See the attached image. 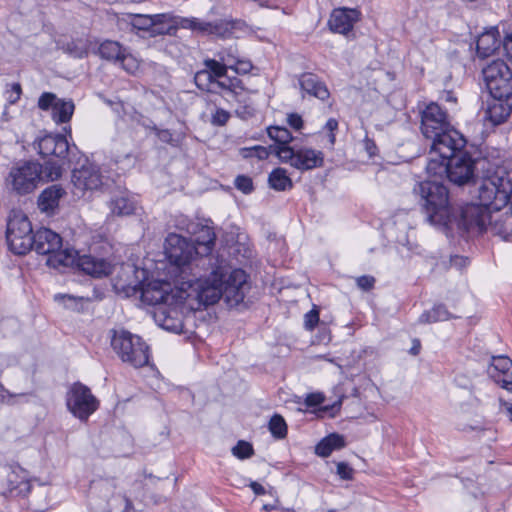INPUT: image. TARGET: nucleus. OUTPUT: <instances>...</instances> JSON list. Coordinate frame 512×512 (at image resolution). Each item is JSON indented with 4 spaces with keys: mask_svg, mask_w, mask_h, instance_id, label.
Here are the masks:
<instances>
[{
    "mask_svg": "<svg viewBox=\"0 0 512 512\" xmlns=\"http://www.w3.org/2000/svg\"><path fill=\"white\" fill-rule=\"evenodd\" d=\"M249 286L247 275L242 269H231L223 261L217 265L208 278L200 279L192 274L182 281L179 295L191 310L213 305L223 298L230 306H237L246 295Z\"/></svg>",
    "mask_w": 512,
    "mask_h": 512,
    "instance_id": "obj_1",
    "label": "nucleus"
},
{
    "mask_svg": "<svg viewBox=\"0 0 512 512\" xmlns=\"http://www.w3.org/2000/svg\"><path fill=\"white\" fill-rule=\"evenodd\" d=\"M420 130L431 141L430 154L451 153L449 145L454 148L466 146V139L453 128L447 112L438 103L431 102L421 111Z\"/></svg>",
    "mask_w": 512,
    "mask_h": 512,
    "instance_id": "obj_2",
    "label": "nucleus"
},
{
    "mask_svg": "<svg viewBox=\"0 0 512 512\" xmlns=\"http://www.w3.org/2000/svg\"><path fill=\"white\" fill-rule=\"evenodd\" d=\"M426 220L434 226L448 227L452 224L453 208L446 186L436 181H424L414 187Z\"/></svg>",
    "mask_w": 512,
    "mask_h": 512,
    "instance_id": "obj_3",
    "label": "nucleus"
},
{
    "mask_svg": "<svg viewBox=\"0 0 512 512\" xmlns=\"http://www.w3.org/2000/svg\"><path fill=\"white\" fill-rule=\"evenodd\" d=\"M164 252L169 262L168 273L171 278L184 281L193 274V262L200 253L193 242L171 233L166 237Z\"/></svg>",
    "mask_w": 512,
    "mask_h": 512,
    "instance_id": "obj_4",
    "label": "nucleus"
},
{
    "mask_svg": "<svg viewBox=\"0 0 512 512\" xmlns=\"http://www.w3.org/2000/svg\"><path fill=\"white\" fill-rule=\"evenodd\" d=\"M33 246L38 254L48 255L47 265L53 268L72 267L76 261V250L62 249V238L48 228H40L33 236Z\"/></svg>",
    "mask_w": 512,
    "mask_h": 512,
    "instance_id": "obj_5",
    "label": "nucleus"
},
{
    "mask_svg": "<svg viewBox=\"0 0 512 512\" xmlns=\"http://www.w3.org/2000/svg\"><path fill=\"white\" fill-rule=\"evenodd\" d=\"M511 190L510 180L504 176L503 169L493 173L488 170L478 187V204L491 212H498L508 204Z\"/></svg>",
    "mask_w": 512,
    "mask_h": 512,
    "instance_id": "obj_6",
    "label": "nucleus"
},
{
    "mask_svg": "<svg viewBox=\"0 0 512 512\" xmlns=\"http://www.w3.org/2000/svg\"><path fill=\"white\" fill-rule=\"evenodd\" d=\"M111 346L123 362L135 368L143 367L149 362L148 346L141 337L126 330H114Z\"/></svg>",
    "mask_w": 512,
    "mask_h": 512,
    "instance_id": "obj_7",
    "label": "nucleus"
},
{
    "mask_svg": "<svg viewBox=\"0 0 512 512\" xmlns=\"http://www.w3.org/2000/svg\"><path fill=\"white\" fill-rule=\"evenodd\" d=\"M33 230L28 217L19 210H12L8 216L6 240L10 250L25 255L33 246Z\"/></svg>",
    "mask_w": 512,
    "mask_h": 512,
    "instance_id": "obj_8",
    "label": "nucleus"
},
{
    "mask_svg": "<svg viewBox=\"0 0 512 512\" xmlns=\"http://www.w3.org/2000/svg\"><path fill=\"white\" fill-rule=\"evenodd\" d=\"M451 153H434L443 159H448L447 178L450 182L462 186L474 179L476 166L485 161H476L465 150V147L454 148L449 145Z\"/></svg>",
    "mask_w": 512,
    "mask_h": 512,
    "instance_id": "obj_9",
    "label": "nucleus"
},
{
    "mask_svg": "<svg viewBox=\"0 0 512 512\" xmlns=\"http://www.w3.org/2000/svg\"><path fill=\"white\" fill-rule=\"evenodd\" d=\"M117 26L121 30L130 27L131 30L145 31L150 36L171 34L174 30L169 14H123L117 17Z\"/></svg>",
    "mask_w": 512,
    "mask_h": 512,
    "instance_id": "obj_10",
    "label": "nucleus"
},
{
    "mask_svg": "<svg viewBox=\"0 0 512 512\" xmlns=\"http://www.w3.org/2000/svg\"><path fill=\"white\" fill-rule=\"evenodd\" d=\"M171 279L173 280V286L170 282L164 280H151L143 284L141 288L142 302L155 306V308L160 305H166V303H182L183 299L179 297L182 294L180 289L182 287V280Z\"/></svg>",
    "mask_w": 512,
    "mask_h": 512,
    "instance_id": "obj_11",
    "label": "nucleus"
},
{
    "mask_svg": "<svg viewBox=\"0 0 512 512\" xmlns=\"http://www.w3.org/2000/svg\"><path fill=\"white\" fill-rule=\"evenodd\" d=\"M42 180V165L32 161L13 166L6 179L7 185L19 195L33 192Z\"/></svg>",
    "mask_w": 512,
    "mask_h": 512,
    "instance_id": "obj_12",
    "label": "nucleus"
},
{
    "mask_svg": "<svg viewBox=\"0 0 512 512\" xmlns=\"http://www.w3.org/2000/svg\"><path fill=\"white\" fill-rule=\"evenodd\" d=\"M482 73L492 98H511L512 70L504 61H493L483 69Z\"/></svg>",
    "mask_w": 512,
    "mask_h": 512,
    "instance_id": "obj_13",
    "label": "nucleus"
},
{
    "mask_svg": "<svg viewBox=\"0 0 512 512\" xmlns=\"http://www.w3.org/2000/svg\"><path fill=\"white\" fill-rule=\"evenodd\" d=\"M66 405L76 418L87 421L89 416L97 410L99 402L91 393L89 387L78 382L74 383L69 389L66 396Z\"/></svg>",
    "mask_w": 512,
    "mask_h": 512,
    "instance_id": "obj_14",
    "label": "nucleus"
},
{
    "mask_svg": "<svg viewBox=\"0 0 512 512\" xmlns=\"http://www.w3.org/2000/svg\"><path fill=\"white\" fill-rule=\"evenodd\" d=\"M275 155L281 162L288 163L292 167L303 171L322 167L324 164V154L321 151L307 147L299 149L280 147V149L275 150Z\"/></svg>",
    "mask_w": 512,
    "mask_h": 512,
    "instance_id": "obj_15",
    "label": "nucleus"
},
{
    "mask_svg": "<svg viewBox=\"0 0 512 512\" xmlns=\"http://www.w3.org/2000/svg\"><path fill=\"white\" fill-rule=\"evenodd\" d=\"M491 219L492 212L486 207L478 203H470L462 208L458 219L453 215L452 223L455 222L457 227L464 232L481 234L487 231V223Z\"/></svg>",
    "mask_w": 512,
    "mask_h": 512,
    "instance_id": "obj_16",
    "label": "nucleus"
},
{
    "mask_svg": "<svg viewBox=\"0 0 512 512\" xmlns=\"http://www.w3.org/2000/svg\"><path fill=\"white\" fill-rule=\"evenodd\" d=\"M191 310L187 307V302L177 303L174 302L166 303V305H160L153 311L154 321L158 326L173 333H180L183 331L184 322L183 315L184 311Z\"/></svg>",
    "mask_w": 512,
    "mask_h": 512,
    "instance_id": "obj_17",
    "label": "nucleus"
},
{
    "mask_svg": "<svg viewBox=\"0 0 512 512\" xmlns=\"http://www.w3.org/2000/svg\"><path fill=\"white\" fill-rule=\"evenodd\" d=\"M38 107L43 111L52 110V119L57 123H67L74 113V103L72 100L60 99L56 94L44 92L38 99Z\"/></svg>",
    "mask_w": 512,
    "mask_h": 512,
    "instance_id": "obj_18",
    "label": "nucleus"
},
{
    "mask_svg": "<svg viewBox=\"0 0 512 512\" xmlns=\"http://www.w3.org/2000/svg\"><path fill=\"white\" fill-rule=\"evenodd\" d=\"M71 181L77 191L84 193L85 191L97 190L102 187L104 177L97 165L87 163L72 171Z\"/></svg>",
    "mask_w": 512,
    "mask_h": 512,
    "instance_id": "obj_19",
    "label": "nucleus"
},
{
    "mask_svg": "<svg viewBox=\"0 0 512 512\" xmlns=\"http://www.w3.org/2000/svg\"><path fill=\"white\" fill-rule=\"evenodd\" d=\"M37 148L42 157L55 156L59 161L71 153L67 139L59 134H48L39 138Z\"/></svg>",
    "mask_w": 512,
    "mask_h": 512,
    "instance_id": "obj_20",
    "label": "nucleus"
},
{
    "mask_svg": "<svg viewBox=\"0 0 512 512\" xmlns=\"http://www.w3.org/2000/svg\"><path fill=\"white\" fill-rule=\"evenodd\" d=\"M76 265L85 274L95 278L108 276L112 272V265L103 258L94 257L92 255H79L76 251V261L72 265Z\"/></svg>",
    "mask_w": 512,
    "mask_h": 512,
    "instance_id": "obj_21",
    "label": "nucleus"
},
{
    "mask_svg": "<svg viewBox=\"0 0 512 512\" xmlns=\"http://www.w3.org/2000/svg\"><path fill=\"white\" fill-rule=\"evenodd\" d=\"M358 19L359 12L356 9L340 8L332 12L328 25L333 32L347 34L352 30Z\"/></svg>",
    "mask_w": 512,
    "mask_h": 512,
    "instance_id": "obj_22",
    "label": "nucleus"
},
{
    "mask_svg": "<svg viewBox=\"0 0 512 512\" xmlns=\"http://www.w3.org/2000/svg\"><path fill=\"white\" fill-rule=\"evenodd\" d=\"M299 85L303 92L321 100L326 101L330 92L326 84L313 73H303L299 76Z\"/></svg>",
    "mask_w": 512,
    "mask_h": 512,
    "instance_id": "obj_23",
    "label": "nucleus"
},
{
    "mask_svg": "<svg viewBox=\"0 0 512 512\" xmlns=\"http://www.w3.org/2000/svg\"><path fill=\"white\" fill-rule=\"evenodd\" d=\"M499 32L496 28L482 33L476 41V51L479 57L486 58L493 55L500 47Z\"/></svg>",
    "mask_w": 512,
    "mask_h": 512,
    "instance_id": "obj_24",
    "label": "nucleus"
},
{
    "mask_svg": "<svg viewBox=\"0 0 512 512\" xmlns=\"http://www.w3.org/2000/svg\"><path fill=\"white\" fill-rule=\"evenodd\" d=\"M510 98H493L486 110L487 118L494 124L499 125L506 121L512 111Z\"/></svg>",
    "mask_w": 512,
    "mask_h": 512,
    "instance_id": "obj_25",
    "label": "nucleus"
},
{
    "mask_svg": "<svg viewBox=\"0 0 512 512\" xmlns=\"http://www.w3.org/2000/svg\"><path fill=\"white\" fill-rule=\"evenodd\" d=\"M65 195V190L59 184L51 185L41 192L38 197V207L43 212L53 211L58 207L59 200Z\"/></svg>",
    "mask_w": 512,
    "mask_h": 512,
    "instance_id": "obj_26",
    "label": "nucleus"
},
{
    "mask_svg": "<svg viewBox=\"0 0 512 512\" xmlns=\"http://www.w3.org/2000/svg\"><path fill=\"white\" fill-rule=\"evenodd\" d=\"M346 446L345 438L338 433H332L323 438L315 447V453L320 457H328L333 451Z\"/></svg>",
    "mask_w": 512,
    "mask_h": 512,
    "instance_id": "obj_27",
    "label": "nucleus"
},
{
    "mask_svg": "<svg viewBox=\"0 0 512 512\" xmlns=\"http://www.w3.org/2000/svg\"><path fill=\"white\" fill-rule=\"evenodd\" d=\"M60 47L73 58H84L89 53L91 41L88 38L81 37L62 43Z\"/></svg>",
    "mask_w": 512,
    "mask_h": 512,
    "instance_id": "obj_28",
    "label": "nucleus"
},
{
    "mask_svg": "<svg viewBox=\"0 0 512 512\" xmlns=\"http://www.w3.org/2000/svg\"><path fill=\"white\" fill-rule=\"evenodd\" d=\"M216 235L214 231L207 226L201 228L199 235L192 242L200 252L199 255H208L214 248Z\"/></svg>",
    "mask_w": 512,
    "mask_h": 512,
    "instance_id": "obj_29",
    "label": "nucleus"
},
{
    "mask_svg": "<svg viewBox=\"0 0 512 512\" xmlns=\"http://www.w3.org/2000/svg\"><path fill=\"white\" fill-rule=\"evenodd\" d=\"M512 369V361L509 357L499 355L492 356L491 363L487 369L488 375L496 382L504 374Z\"/></svg>",
    "mask_w": 512,
    "mask_h": 512,
    "instance_id": "obj_30",
    "label": "nucleus"
},
{
    "mask_svg": "<svg viewBox=\"0 0 512 512\" xmlns=\"http://www.w3.org/2000/svg\"><path fill=\"white\" fill-rule=\"evenodd\" d=\"M125 49L117 41L106 40L99 45L98 54L105 60L118 62L121 56L124 55Z\"/></svg>",
    "mask_w": 512,
    "mask_h": 512,
    "instance_id": "obj_31",
    "label": "nucleus"
},
{
    "mask_svg": "<svg viewBox=\"0 0 512 512\" xmlns=\"http://www.w3.org/2000/svg\"><path fill=\"white\" fill-rule=\"evenodd\" d=\"M110 209L115 215L126 216L134 213L136 204L129 196L121 194L111 200Z\"/></svg>",
    "mask_w": 512,
    "mask_h": 512,
    "instance_id": "obj_32",
    "label": "nucleus"
},
{
    "mask_svg": "<svg viewBox=\"0 0 512 512\" xmlns=\"http://www.w3.org/2000/svg\"><path fill=\"white\" fill-rule=\"evenodd\" d=\"M269 185L277 191H285L293 187V182L287 175V171L283 168L274 169L268 177Z\"/></svg>",
    "mask_w": 512,
    "mask_h": 512,
    "instance_id": "obj_33",
    "label": "nucleus"
},
{
    "mask_svg": "<svg viewBox=\"0 0 512 512\" xmlns=\"http://www.w3.org/2000/svg\"><path fill=\"white\" fill-rule=\"evenodd\" d=\"M451 317V314L444 305H436L431 310L425 311L421 314L419 322L421 323H434L437 321H445Z\"/></svg>",
    "mask_w": 512,
    "mask_h": 512,
    "instance_id": "obj_34",
    "label": "nucleus"
},
{
    "mask_svg": "<svg viewBox=\"0 0 512 512\" xmlns=\"http://www.w3.org/2000/svg\"><path fill=\"white\" fill-rule=\"evenodd\" d=\"M268 136L275 141L276 147H290L288 144L292 141L291 132L280 126H271L267 128Z\"/></svg>",
    "mask_w": 512,
    "mask_h": 512,
    "instance_id": "obj_35",
    "label": "nucleus"
},
{
    "mask_svg": "<svg viewBox=\"0 0 512 512\" xmlns=\"http://www.w3.org/2000/svg\"><path fill=\"white\" fill-rule=\"evenodd\" d=\"M196 86L207 92H214L215 79H213L211 72L203 69L198 71L194 76Z\"/></svg>",
    "mask_w": 512,
    "mask_h": 512,
    "instance_id": "obj_36",
    "label": "nucleus"
},
{
    "mask_svg": "<svg viewBox=\"0 0 512 512\" xmlns=\"http://www.w3.org/2000/svg\"><path fill=\"white\" fill-rule=\"evenodd\" d=\"M490 230L493 235H497L502 239H507L511 235V228L502 218H493L487 223V230Z\"/></svg>",
    "mask_w": 512,
    "mask_h": 512,
    "instance_id": "obj_37",
    "label": "nucleus"
},
{
    "mask_svg": "<svg viewBox=\"0 0 512 512\" xmlns=\"http://www.w3.org/2000/svg\"><path fill=\"white\" fill-rule=\"evenodd\" d=\"M427 173L431 176H439L443 175L447 176L448 173V159H440L430 158L426 166Z\"/></svg>",
    "mask_w": 512,
    "mask_h": 512,
    "instance_id": "obj_38",
    "label": "nucleus"
},
{
    "mask_svg": "<svg viewBox=\"0 0 512 512\" xmlns=\"http://www.w3.org/2000/svg\"><path fill=\"white\" fill-rule=\"evenodd\" d=\"M269 430L275 438H284L287 435V425L284 418L275 414L269 421Z\"/></svg>",
    "mask_w": 512,
    "mask_h": 512,
    "instance_id": "obj_39",
    "label": "nucleus"
},
{
    "mask_svg": "<svg viewBox=\"0 0 512 512\" xmlns=\"http://www.w3.org/2000/svg\"><path fill=\"white\" fill-rule=\"evenodd\" d=\"M62 175V167L57 161H47L42 166L43 180L55 181Z\"/></svg>",
    "mask_w": 512,
    "mask_h": 512,
    "instance_id": "obj_40",
    "label": "nucleus"
},
{
    "mask_svg": "<svg viewBox=\"0 0 512 512\" xmlns=\"http://www.w3.org/2000/svg\"><path fill=\"white\" fill-rule=\"evenodd\" d=\"M276 149H280V147H276L275 145H270L268 147L257 145L251 148H246L244 151L247 152L245 157H256L259 160H265L270 154H275Z\"/></svg>",
    "mask_w": 512,
    "mask_h": 512,
    "instance_id": "obj_41",
    "label": "nucleus"
},
{
    "mask_svg": "<svg viewBox=\"0 0 512 512\" xmlns=\"http://www.w3.org/2000/svg\"><path fill=\"white\" fill-rule=\"evenodd\" d=\"M204 65L206 70L211 72L213 79L226 76L228 68L219 59H206Z\"/></svg>",
    "mask_w": 512,
    "mask_h": 512,
    "instance_id": "obj_42",
    "label": "nucleus"
},
{
    "mask_svg": "<svg viewBox=\"0 0 512 512\" xmlns=\"http://www.w3.org/2000/svg\"><path fill=\"white\" fill-rule=\"evenodd\" d=\"M217 56L228 69H231L239 59L237 50L232 47L219 51Z\"/></svg>",
    "mask_w": 512,
    "mask_h": 512,
    "instance_id": "obj_43",
    "label": "nucleus"
},
{
    "mask_svg": "<svg viewBox=\"0 0 512 512\" xmlns=\"http://www.w3.org/2000/svg\"><path fill=\"white\" fill-rule=\"evenodd\" d=\"M118 62H120L123 69L130 74H134L139 69L138 60L128 53L127 49H125L124 55L121 56Z\"/></svg>",
    "mask_w": 512,
    "mask_h": 512,
    "instance_id": "obj_44",
    "label": "nucleus"
},
{
    "mask_svg": "<svg viewBox=\"0 0 512 512\" xmlns=\"http://www.w3.org/2000/svg\"><path fill=\"white\" fill-rule=\"evenodd\" d=\"M233 455L239 459L249 458L253 454V447L246 441H239L232 449Z\"/></svg>",
    "mask_w": 512,
    "mask_h": 512,
    "instance_id": "obj_45",
    "label": "nucleus"
},
{
    "mask_svg": "<svg viewBox=\"0 0 512 512\" xmlns=\"http://www.w3.org/2000/svg\"><path fill=\"white\" fill-rule=\"evenodd\" d=\"M234 184L235 187L244 194H250L254 190L252 179L245 175H238Z\"/></svg>",
    "mask_w": 512,
    "mask_h": 512,
    "instance_id": "obj_46",
    "label": "nucleus"
},
{
    "mask_svg": "<svg viewBox=\"0 0 512 512\" xmlns=\"http://www.w3.org/2000/svg\"><path fill=\"white\" fill-rule=\"evenodd\" d=\"M198 28L203 32H208L210 34H218L224 35L228 28L223 24H211V23H199Z\"/></svg>",
    "mask_w": 512,
    "mask_h": 512,
    "instance_id": "obj_47",
    "label": "nucleus"
},
{
    "mask_svg": "<svg viewBox=\"0 0 512 512\" xmlns=\"http://www.w3.org/2000/svg\"><path fill=\"white\" fill-rule=\"evenodd\" d=\"M230 118V113L222 108H217L212 115L211 123L217 126L225 125Z\"/></svg>",
    "mask_w": 512,
    "mask_h": 512,
    "instance_id": "obj_48",
    "label": "nucleus"
},
{
    "mask_svg": "<svg viewBox=\"0 0 512 512\" xmlns=\"http://www.w3.org/2000/svg\"><path fill=\"white\" fill-rule=\"evenodd\" d=\"M336 473L343 480H352L354 475V469L346 462L337 463Z\"/></svg>",
    "mask_w": 512,
    "mask_h": 512,
    "instance_id": "obj_49",
    "label": "nucleus"
},
{
    "mask_svg": "<svg viewBox=\"0 0 512 512\" xmlns=\"http://www.w3.org/2000/svg\"><path fill=\"white\" fill-rule=\"evenodd\" d=\"M252 68L253 65L249 60L239 58L231 70H234L237 74H247Z\"/></svg>",
    "mask_w": 512,
    "mask_h": 512,
    "instance_id": "obj_50",
    "label": "nucleus"
},
{
    "mask_svg": "<svg viewBox=\"0 0 512 512\" xmlns=\"http://www.w3.org/2000/svg\"><path fill=\"white\" fill-rule=\"evenodd\" d=\"M22 88L19 83H13L11 85V89L7 91L8 97L7 100L10 104H15L21 96Z\"/></svg>",
    "mask_w": 512,
    "mask_h": 512,
    "instance_id": "obj_51",
    "label": "nucleus"
},
{
    "mask_svg": "<svg viewBox=\"0 0 512 512\" xmlns=\"http://www.w3.org/2000/svg\"><path fill=\"white\" fill-rule=\"evenodd\" d=\"M357 286L365 291H368L373 288L375 279L372 276L363 275L356 279Z\"/></svg>",
    "mask_w": 512,
    "mask_h": 512,
    "instance_id": "obj_52",
    "label": "nucleus"
},
{
    "mask_svg": "<svg viewBox=\"0 0 512 512\" xmlns=\"http://www.w3.org/2000/svg\"><path fill=\"white\" fill-rule=\"evenodd\" d=\"M319 321V313L317 310H311L305 315V327L313 330Z\"/></svg>",
    "mask_w": 512,
    "mask_h": 512,
    "instance_id": "obj_53",
    "label": "nucleus"
},
{
    "mask_svg": "<svg viewBox=\"0 0 512 512\" xmlns=\"http://www.w3.org/2000/svg\"><path fill=\"white\" fill-rule=\"evenodd\" d=\"M241 84H242V82L238 79H234V80L230 79V80H228V83L225 81H220L218 79H215L214 89L216 87L222 88V89H231V88L239 87V88L243 89Z\"/></svg>",
    "mask_w": 512,
    "mask_h": 512,
    "instance_id": "obj_54",
    "label": "nucleus"
},
{
    "mask_svg": "<svg viewBox=\"0 0 512 512\" xmlns=\"http://www.w3.org/2000/svg\"><path fill=\"white\" fill-rule=\"evenodd\" d=\"M324 396L321 393H311L307 395L305 403L308 407H316L322 404Z\"/></svg>",
    "mask_w": 512,
    "mask_h": 512,
    "instance_id": "obj_55",
    "label": "nucleus"
},
{
    "mask_svg": "<svg viewBox=\"0 0 512 512\" xmlns=\"http://www.w3.org/2000/svg\"><path fill=\"white\" fill-rule=\"evenodd\" d=\"M500 378L501 379L497 380L496 383L500 384L501 387L507 391L512 392V369Z\"/></svg>",
    "mask_w": 512,
    "mask_h": 512,
    "instance_id": "obj_56",
    "label": "nucleus"
},
{
    "mask_svg": "<svg viewBox=\"0 0 512 512\" xmlns=\"http://www.w3.org/2000/svg\"><path fill=\"white\" fill-rule=\"evenodd\" d=\"M288 124L296 130H299L303 126V120L300 115L293 113L289 114L287 118Z\"/></svg>",
    "mask_w": 512,
    "mask_h": 512,
    "instance_id": "obj_57",
    "label": "nucleus"
},
{
    "mask_svg": "<svg viewBox=\"0 0 512 512\" xmlns=\"http://www.w3.org/2000/svg\"><path fill=\"white\" fill-rule=\"evenodd\" d=\"M503 49L505 51V55L508 59L512 60V34H508L503 42H502Z\"/></svg>",
    "mask_w": 512,
    "mask_h": 512,
    "instance_id": "obj_58",
    "label": "nucleus"
},
{
    "mask_svg": "<svg viewBox=\"0 0 512 512\" xmlns=\"http://www.w3.org/2000/svg\"><path fill=\"white\" fill-rule=\"evenodd\" d=\"M15 397L14 394L9 392L2 383H0V400L4 403H11L12 398Z\"/></svg>",
    "mask_w": 512,
    "mask_h": 512,
    "instance_id": "obj_59",
    "label": "nucleus"
},
{
    "mask_svg": "<svg viewBox=\"0 0 512 512\" xmlns=\"http://www.w3.org/2000/svg\"><path fill=\"white\" fill-rule=\"evenodd\" d=\"M467 260L468 259L465 257L455 255V256L451 257L450 262H451L452 266H455L457 268H462V267L466 266Z\"/></svg>",
    "mask_w": 512,
    "mask_h": 512,
    "instance_id": "obj_60",
    "label": "nucleus"
},
{
    "mask_svg": "<svg viewBox=\"0 0 512 512\" xmlns=\"http://www.w3.org/2000/svg\"><path fill=\"white\" fill-rule=\"evenodd\" d=\"M251 489L256 495H263L265 494V488L258 482H251L250 485Z\"/></svg>",
    "mask_w": 512,
    "mask_h": 512,
    "instance_id": "obj_61",
    "label": "nucleus"
},
{
    "mask_svg": "<svg viewBox=\"0 0 512 512\" xmlns=\"http://www.w3.org/2000/svg\"><path fill=\"white\" fill-rule=\"evenodd\" d=\"M325 128L330 132L334 133L338 129V121L334 118L328 119V121L325 124Z\"/></svg>",
    "mask_w": 512,
    "mask_h": 512,
    "instance_id": "obj_62",
    "label": "nucleus"
},
{
    "mask_svg": "<svg viewBox=\"0 0 512 512\" xmlns=\"http://www.w3.org/2000/svg\"><path fill=\"white\" fill-rule=\"evenodd\" d=\"M122 500L125 505L123 512H130L131 510H133L132 501L127 496H123Z\"/></svg>",
    "mask_w": 512,
    "mask_h": 512,
    "instance_id": "obj_63",
    "label": "nucleus"
},
{
    "mask_svg": "<svg viewBox=\"0 0 512 512\" xmlns=\"http://www.w3.org/2000/svg\"><path fill=\"white\" fill-rule=\"evenodd\" d=\"M419 350H420V344L418 343L417 345H414L411 350H410V353L412 355H417L419 353Z\"/></svg>",
    "mask_w": 512,
    "mask_h": 512,
    "instance_id": "obj_64",
    "label": "nucleus"
}]
</instances>
